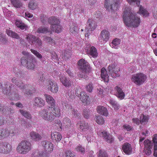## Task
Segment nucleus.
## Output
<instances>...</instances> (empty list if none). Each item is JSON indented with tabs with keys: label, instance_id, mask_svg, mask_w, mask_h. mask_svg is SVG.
Returning <instances> with one entry per match:
<instances>
[{
	"label": "nucleus",
	"instance_id": "1",
	"mask_svg": "<svg viewBox=\"0 0 157 157\" xmlns=\"http://www.w3.org/2000/svg\"><path fill=\"white\" fill-rule=\"evenodd\" d=\"M123 17L124 23L127 26L137 27L140 23V18L136 16V14L132 13L128 7L125 8Z\"/></svg>",
	"mask_w": 157,
	"mask_h": 157
},
{
	"label": "nucleus",
	"instance_id": "2",
	"mask_svg": "<svg viewBox=\"0 0 157 157\" xmlns=\"http://www.w3.org/2000/svg\"><path fill=\"white\" fill-rule=\"evenodd\" d=\"M61 115L59 108L48 107L40 111L39 113L40 117L45 120L52 122L55 117H59Z\"/></svg>",
	"mask_w": 157,
	"mask_h": 157
},
{
	"label": "nucleus",
	"instance_id": "3",
	"mask_svg": "<svg viewBox=\"0 0 157 157\" xmlns=\"http://www.w3.org/2000/svg\"><path fill=\"white\" fill-rule=\"evenodd\" d=\"M78 65L79 66L80 69L82 71L81 73L79 72L78 74L79 77L82 78L86 73H88L90 71L91 69L89 63L84 59H82L79 60L78 63Z\"/></svg>",
	"mask_w": 157,
	"mask_h": 157
},
{
	"label": "nucleus",
	"instance_id": "4",
	"mask_svg": "<svg viewBox=\"0 0 157 157\" xmlns=\"http://www.w3.org/2000/svg\"><path fill=\"white\" fill-rule=\"evenodd\" d=\"M32 148L30 142L26 140L22 141L19 143L16 148L17 152L21 154H25L28 152Z\"/></svg>",
	"mask_w": 157,
	"mask_h": 157
},
{
	"label": "nucleus",
	"instance_id": "5",
	"mask_svg": "<svg viewBox=\"0 0 157 157\" xmlns=\"http://www.w3.org/2000/svg\"><path fill=\"white\" fill-rule=\"evenodd\" d=\"M36 60L34 57L27 59L26 57H22L21 62L22 65L25 66L28 69L33 70L35 67Z\"/></svg>",
	"mask_w": 157,
	"mask_h": 157
},
{
	"label": "nucleus",
	"instance_id": "6",
	"mask_svg": "<svg viewBox=\"0 0 157 157\" xmlns=\"http://www.w3.org/2000/svg\"><path fill=\"white\" fill-rule=\"evenodd\" d=\"M122 0H105L104 7L107 10L111 11L117 10Z\"/></svg>",
	"mask_w": 157,
	"mask_h": 157
},
{
	"label": "nucleus",
	"instance_id": "7",
	"mask_svg": "<svg viewBox=\"0 0 157 157\" xmlns=\"http://www.w3.org/2000/svg\"><path fill=\"white\" fill-rule=\"evenodd\" d=\"M147 78L145 75L142 73H138L132 75L131 80L136 85L140 86L144 82Z\"/></svg>",
	"mask_w": 157,
	"mask_h": 157
},
{
	"label": "nucleus",
	"instance_id": "8",
	"mask_svg": "<svg viewBox=\"0 0 157 157\" xmlns=\"http://www.w3.org/2000/svg\"><path fill=\"white\" fill-rule=\"evenodd\" d=\"M15 131V128L12 126L0 128V140L7 138L10 135L13 134Z\"/></svg>",
	"mask_w": 157,
	"mask_h": 157
},
{
	"label": "nucleus",
	"instance_id": "9",
	"mask_svg": "<svg viewBox=\"0 0 157 157\" xmlns=\"http://www.w3.org/2000/svg\"><path fill=\"white\" fill-rule=\"evenodd\" d=\"M98 136H102L104 140L108 143H111L114 140L112 135L106 131L100 130L98 133Z\"/></svg>",
	"mask_w": 157,
	"mask_h": 157
},
{
	"label": "nucleus",
	"instance_id": "10",
	"mask_svg": "<svg viewBox=\"0 0 157 157\" xmlns=\"http://www.w3.org/2000/svg\"><path fill=\"white\" fill-rule=\"evenodd\" d=\"M12 150V146L9 143L6 142L0 143V153L3 154L9 153Z\"/></svg>",
	"mask_w": 157,
	"mask_h": 157
},
{
	"label": "nucleus",
	"instance_id": "11",
	"mask_svg": "<svg viewBox=\"0 0 157 157\" xmlns=\"http://www.w3.org/2000/svg\"><path fill=\"white\" fill-rule=\"evenodd\" d=\"M108 69L109 75L113 78L118 77L120 75V74L119 72L120 69L116 67L115 65L112 64L109 65Z\"/></svg>",
	"mask_w": 157,
	"mask_h": 157
},
{
	"label": "nucleus",
	"instance_id": "12",
	"mask_svg": "<svg viewBox=\"0 0 157 157\" xmlns=\"http://www.w3.org/2000/svg\"><path fill=\"white\" fill-rule=\"evenodd\" d=\"M11 81L12 83L22 90H24L25 88L27 89L29 87L30 88L31 87L30 84H24L21 80L15 77H13Z\"/></svg>",
	"mask_w": 157,
	"mask_h": 157
},
{
	"label": "nucleus",
	"instance_id": "13",
	"mask_svg": "<svg viewBox=\"0 0 157 157\" xmlns=\"http://www.w3.org/2000/svg\"><path fill=\"white\" fill-rule=\"evenodd\" d=\"M46 87L49 91L53 93H57L58 91L59 86L54 81L49 80Z\"/></svg>",
	"mask_w": 157,
	"mask_h": 157
},
{
	"label": "nucleus",
	"instance_id": "14",
	"mask_svg": "<svg viewBox=\"0 0 157 157\" xmlns=\"http://www.w3.org/2000/svg\"><path fill=\"white\" fill-rule=\"evenodd\" d=\"M78 93L77 91L75 92L77 96H80V99L85 105L89 104L90 102V99L89 96L85 92H79Z\"/></svg>",
	"mask_w": 157,
	"mask_h": 157
},
{
	"label": "nucleus",
	"instance_id": "15",
	"mask_svg": "<svg viewBox=\"0 0 157 157\" xmlns=\"http://www.w3.org/2000/svg\"><path fill=\"white\" fill-rule=\"evenodd\" d=\"M78 130L81 132H84L88 131L90 128L88 123L85 121H78L76 124Z\"/></svg>",
	"mask_w": 157,
	"mask_h": 157
},
{
	"label": "nucleus",
	"instance_id": "16",
	"mask_svg": "<svg viewBox=\"0 0 157 157\" xmlns=\"http://www.w3.org/2000/svg\"><path fill=\"white\" fill-rule=\"evenodd\" d=\"M42 145L43 148L47 153H51L53 151L54 146L52 143L50 141L47 140L43 141Z\"/></svg>",
	"mask_w": 157,
	"mask_h": 157
},
{
	"label": "nucleus",
	"instance_id": "17",
	"mask_svg": "<svg viewBox=\"0 0 157 157\" xmlns=\"http://www.w3.org/2000/svg\"><path fill=\"white\" fill-rule=\"evenodd\" d=\"M144 152L147 155H150L152 153L153 144L151 141L148 140H146L144 141Z\"/></svg>",
	"mask_w": 157,
	"mask_h": 157
},
{
	"label": "nucleus",
	"instance_id": "18",
	"mask_svg": "<svg viewBox=\"0 0 157 157\" xmlns=\"http://www.w3.org/2000/svg\"><path fill=\"white\" fill-rule=\"evenodd\" d=\"M59 79L60 82L66 87H69L73 85V81L64 75L60 76Z\"/></svg>",
	"mask_w": 157,
	"mask_h": 157
},
{
	"label": "nucleus",
	"instance_id": "19",
	"mask_svg": "<svg viewBox=\"0 0 157 157\" xmlns=\"http://www.w3.org/2000/svg\"><path fill=\"white\" fill-rule=\"evenodd\" d=\"M46 101L48 104L51 106L49 107H52L55 108H59L57 107L56 106V102L53 97L51 95L45 94H44Z\"/></svg>",
	"mask_w": 157,
	"mask_h": 157
},
{
	"label": "nucleus",
	"instance_id": "20",
	"mask_svg": "<svg viewBox=\"0 0 157 157\" xmlns=\"http://www.w3.org/2000/svg\"><path fill=\"white\" fill-rule=\"evenodd\" d=\"M33 104L34 106L38 108L42 107L45 105L44 100L40 97H36L33 99Z\"/></svg>",
	"mask_w": 157,
	"mask_h": 157
},
{
	"label": "nucleus",
	"instance_id": "21",
	"mask_svg": "<svg viewBox=\"0 0 157 157\" xmlns=\"http://www.w3.org/2000/svg\"><path fill=\"white\" fill-rule=\"evenodd\" d=\"M123 151L126 155H131L132 151L131 144L128 143H125L123 144L122 147Z\"/></svg>",
	"mask_w": 157,
	"mask_h": 157
},
{
	"label": "nucleus",
	"instance_id": "22",
	"mask_svg": "<svg viewBox=\"0 0 157 157\" xmlns=\"http://www.w3.org/2000/svg\"><path fill=\"white\" fill-rule=\"evenodd\" d=\"M115 95L120 99L122 100L125 97V94L122 89L118 86H116L114 89Z\"/></svg>",
	"mask_w": 157,
	"mask_h": 157
},
{
	"label": "nucleus",
	"instance_id": "23",
	"mask_svg": "<svg viewBox=\"0 0 157 157\" xmlns=\"http://www.w3.org/2000/svg\"><path fill=\"white\" fill-rule=\"evenodd\" d=\"M96 27L95 21L92 19H89L87 22L86 29L90 31H93Z\"/></svg>",
	"mask_w": 157,
	"mask_h": 157
},
{
	"label": "nucleus",
	"instance_id": "24",
	"mask_svg": "<svg viewBox=\"0 0 157 157\" xmlns=\"http://www.w3.org/2000/svg\"><path fill=\"white\" fill-rule=\"evenodd\" d=\"M51 138L53 141L59 142L61 140L62 136L61 134L58 132H52Z\"/></svg>",
	"mask_w": 157,
	"mask_h": 157
},
{
	"label": "nucleus",
	"instance_id": "25",
	"mask_svg": "<svg viewBox=\"0 0 157 157\" xmlns=\"http://www.w3.org/2000/svg\"><path fill=\"white\" fill-rule=\"evenodd\" d=\"M97 112L99 114L107 117L108 115V112L107 109L102 106H98L96 109Z\"/></svg>",
	"mask_w": 157,
	"mask_h": 157
},
{
	"label": "nucleus",
	"instance_id": "26",
	"mask_svg": "<svg viewBox=\"0 0 157 157\" xmlns=\"http://www.w3.org/2000/svg\"><path fill=\"white\" fill-rule=\"evenodd\" d=\"M60 23H58L51 25V29L52 31L57 33H60L62 31V27Z\"/></svg>",
	"mask_w": 157,
	"mask_h": 157
},
{
	"label": "nucleus",
	"instance_id": "27",
	"mask_svg": "<svg viewBox=\"0 0 157 157\" xmlns=\"http://www.w3.org/2000/svg\"><path fill=\"white\" fill-rule=\"evenodd\" d=\"M101 79L104 82H108L109 81V76L107 72L104 67H103L101 70Z\"/></svg>",
	"mask_w": 157,
	"mask_h": 157
},
{
	"label": "nucleus",
	"instance_id": "28",
	"mask_svg": "<svg viewBox=\"0 0 157 157\" xmlns=\"http://www.w3.org/2000/svg\"><path fill=\"white\" fill-rule=\"evenodd\" d=\"M19 97L18 93L16 91H12L7 94V98L11 100H18Z\"/></svg>",
	"mask_w": 157,
	"mask_h": 157
},
{
	"label": "nucleus",
	"instance_id": "29",
	"mask_svg": "<svg viewBox=\"0 0 157 157\" xmlns=\"http://www.w3.org/2000/svg\"><path fill=\"white\" fill-rule=\"evenodd\" d=\"M69 106L67 108V110H66L65 111L67 112L68 113H72L76 117H79L80 114L78 112L77 110L75 109L74 107L71 104L69 105Z\"/></svg>",
	"mask_w": 157,
	"mask_h": 157
},
{
	"label": "nucleus",
	"instance_id": "30",
	"mask_svg": "<svg viewBox=\"0 0 157 157\" xmlns=\"http://www.w3.org/2000/svg\"><path fill=\"white\" fill-rule=\"evenodd\" d=\"M29 135L31 139L33 141H39L42 139V136L39 133L34 131L31 132Z\"/></svg>",
	"mask_w": 157,
	"mask_h": 157
},
{
	"label": "nucleus",
	"instance_id": "31",
	"mask_svg": "<svg viewBox=\"0 0 157 157\" xmlns=\"http://www.w3.org/2000/svg\"><path fill=\"white\" fill-rule=\"evenodd\" d=\"M6 32L9 36L13 38L17 39H20L19 36L16 33L11 30L10 28H9V29H6Z\"/></svg>",
	"mask_w": 157,
	"mask_h": 157
},
{
	"label": "nucleus",
	"instance_id": "32",
	"mask_svg": "<svg viewBox=\"0 0 157 157\" xmlns=\"http://www.w3.org/2000/svg\"><path fill=\"white\" fill-rule=\"evenodd\" d=\"M101 35L102 40L104 41L107 42L109 37L110 33L108 30L105 29L101 32Z\"/></svg>",
	"mask_w": 157,
	"mask_h": 157
},
{
	"label": "nucleus",
	"instance_id": "33",
	"mask_svg": "<svg viewBox=\"0 0 157 157\" xmlns=\"http://www.w3.org/2000/svg\"><path fill=\"white\" fill-rule=\"evenodd\" d=\"M89 54L93 58H96L98 56L97 49L93 46L90 47L89 50Z\"/></svg>",
	"mask_w": 157,
	"mask_h": 157
},
{
	"label": "nucleus",
	"instance_id": "34",
	"mask_svg": "<svg viewBox=\"0 0 157 157\" xmlns=\"http://www.w3.org/2000/svg\"><path fill=\"white\" fill-rule=\"evenodd\" d=\"M152 140L154 146L153 155L157 157V134L153 135Z\"/></svg>",
	"mask_w": 157,
	"mask_h": 157
},
{
	"label": "nucleus",
	"instance_id": "35",
	"mask_svg": "<svg viewBox=\"0 0 157 157\" xmlns=\"http://www.w3.org/2000/svg\"><path fill=\"white\" fill-rule=\"evenodd\" d=\"M36 32L38 33L46 34L48 33H50L51 34L52 33L50 30L48 29L47 27H42L38 28Z\"/></svg>",
	"mask_w": 157,
	"mask_h": 157
},
{
	"label": "nucleus",
	"instance_id": "36",
	"mask_svg": "<svg viewBox=\"0 0 157 157\" xmlns=\"http://www.w3.org/2000/svg\"><path fill=\"white\" fill-rule=\"evenodd\" d=\"M11 4L16 8H20L22 7L23 4L20 0H10Z\"/></svg>",
	"mask_w": 157,
	"mask_h": 157
},
{
	"label": "nucleus",
	"instance_id": "37",
	"mask_svg": "<svg viewBox=\"0 0 157 157\" xmlns=\"http://www.w3.org/2000/svg\"><path fill=\"white\" fill-rule=\"evenodd\" d=\"M48 23L51 25L58 23H60V21L59 19L55 16H52L50 17L48 19Z\"/></svg>",
	"mask_w": 157,
	"mask_h": 157
},
{
	"label": "nucleus",
	"instance_id": "38",
	"mask_svg": "<svg viewBox=\"0 0 157 157\" xmlns=\"http://www.w3.org/2000/svg\"><path fill=\"white\" fill-rule=\"evenodd\" d=\"M63 124L66 128H69L71 125V122L68 117L64 118L63 120Z\"/></svg>",
	"mask_w": 157,
	"mask_h": 157
},
{
	"label": "nucleus",
	"instance_id": "39",
	"mask_svg": "<svg viewBox=\"0 0 157 157\" xmlns=\"http://www.w3.org/2000/svg\"><path fill=\"white\" fill-rule=\"evenodd\" d=\"M20 112L23 117L27 119L30 120L32 119V117L31 114L27 111L23 109H20Z\"/></svg>",
	"mask_w": 157,
	"mask_h": 157
},
{
	"label": "nucleus",
	"instance_id": "40",
	"mask_svg": "<svg viewBox=\"0 0 157 157\" xmlns=\"http://www.w3.org/2000/svg\"><path fill=\"white\" fill-rule=\"evenodd\" d=\"M121 40L119 39L115 38L112 41V47L115 49H117L118 46L120 44Z\"/></svg>",
	"mask_w": 157,
	"mask_h": 157
},
{
	"label": "nucleus",
	"instance_id": "41",
	"mask_svg": "<svg viewBox=\"0 0 157 157\" xmlns=\"http://www.w3.org/2000/svg\"><path fill=\"white\" fill-rule=\"evenodd\" d=\"M15 24L18 27L22 30L26 29L27 27L26 25L20 21H16L15 22Z\"/></svg>",
	"mask_w": 157,
	"mask_h": 157
},
{
	"label": "nucleus",
	"instance_id": "42",
	"mask_svg": "<svg viewBox=\"0 0 157 157\" xmlns=\"http://www.w3.org/2000/svg\"><path fill=\"white\" fill-rule=\"evenodd\" d=\"M36 38L35 36L32 34L28 35L26 37V39L30 44H33Z\"/></svg>",
	"mask_w": 157,
	"mask_h": 157
},
{
	"label": "nucleus",
	"instance_id": "43",
	"mask_svg": "<svg viewBox=\"0 0 157 157\" xmlns=\"http://www.w3.org/2000/svg\"><path fill=\"white\" fill-rule=\"evenodd\" d=\"M109 102L115 110H117L119 109L120 106L119 105L115 100H110Z\"/></svg>",
	"mask_w": 157,
	"mask_h": 157
},
{
	"label": "nucleus",
	"instance_id": "44",
	"mask_svg": "<svg viewBox=\"0 0 157 157\" xmlns=\"http://www.w3.org/2000/svg\"><path fill=\"white\" fill-rule=\"evenodd\" d=\"M139 12L140 13L143 14V16L145 17H147L149 15V13L147 11L144 9L141 6H140Z\"/></svg>",
	"mask_w": 157,
	"mask_h": 157
},
{
	"label": "nucleus",
	"instance_id": "45",
	"mask_svg": "<svg viewBox=\"0 0 157 157\" xmlns=\"http://www.w3.org/2000/svg\"><path fill=\"white\" fill-rule=\"evenodd\" d=\"M128 3L131 5H135L139 6L140 0H126Z\"/></svg>",
	"mask_w": 157,
	"mask_h": 157
},
{
	"label": "nucleus",
	"instance_id": "46",
	"mask_svg": "<svg viewBox=\"0 0 157 157\" xmlns=\"http://www.w3.org/2000/svg\"><path fill=\"white\" fill-rule=\"evenodd\" d=\"M78 29L77 26L73 25L70 28V31L71 33L75 34L78 33Z\"/></svg>",
	"mask_w": 157,
	"mask_h": 157
},
{
	"label": "nucleus",
	"instance_id": "47",
	"mask_svg": "<svg viewBox=\"0 0 157 157\" xmlns=\"http://www.w3.org/2000/svg\"><path fill=\"white\" fill-rule=\"evenodd\" d=\"M96 122L99 124H102L104 123L105 121L103 117L100 116H98L97 117Z\"/></svg>",
	"mask_w": 157,
	"mask_h": 157
},
{
	"label": "nucleus",
	"instance_id": "48",
	"mask_svg": "<svg viewBox=\"0 0 157 157\" xmlns=\"http://www.w3.org/2000/svg\"><path fill=\"white\" fill-rule=\"evenodd\" d=\"M41 21L43 25H45L47 23V20H48V17L46 15L44 14H41L40 17Z\"/></svg>",
	"mask_w": 157,
	"mask_h": 157
},
{
	"label": "nucleus",
	"instance_id": "49",
	"mask_svg": "<svg viewBox=\"0 0 157 157\" xmlns=\"http://www.w3.org/2000/svg\"><path fill=\"white\" fill-rule=\"evenodd\" d=\"M28 6L30 9L33 10L36 8L37 5L36 3L34 2V1H31L29 2Z\"/></svg>",
	"mask_w": 157,
	"mask_h": 157
},
{
	"label": "nucleus",
	"instance_id": "50",
	"mask_svg": "<svg viewBox=\"0 0 157 157\" xmlns=\"http://www.w3.org/2000/svg\"><path fill=\"white\" fill-rule=\"evenodd\" d=\"M55 128L57 129L58 131H61L62 129V124L60 121H56L55 122Z\"/></svg>",
	"mask_w": 157,
	"mask_h": 157
},
{
	"label": "nucleus",
	"instance_id": "51",
	"mask_svg": "<svg viewBox=\"0 0 157 157\" xmlns=\"http://www.w3.org/2000/svg\"><path fill=\"white\" fill-rule=\"evenodd\" d=\"M75 150L77 152H80L82 154H84L85 152V148L82 146H77L75 148Z\"/></svg>",
	"mask_w": 157,
	"mask_h": 157
},
{
	"label": "nucleus",
	"instance_id": "52",
	"mask_svg": "<svg viewBox=\"0 0 157 157\" xmlns=\"http://www.w3.org/2000/svg\"><path fill=\"white\" fill-rule=\"evenodd\" d=\"M30 51L37 58L41 59L42 58V55L37 51L33 49H31Z\"/></svg>",
	"mask_w": 157,
	"mask_h": 157
},
{
	"label": "nucleus",
	"instance_id": "53",
	"mask_svg": "<svg viewBox=\"0 0 157 157\" xmlns=\"http://www.w3.org/2000/svg\"><path fill=\"white\" fill-rule=\"evenodd\" d=\"M98 157H108L106 151L100 150L98 152Z\"/></svg>",
	"mask_w": 157,
	"mask_h": 157
},
{
	"label": "nucleus",
	"instance_id": "54",
	"mask_svg": "<svg viewBox=\"0 0 157 157\" xmlns=\"http://www.w3.org/2000/svg\"><path fill=\"white\" fill-rule=\"evenodd\" d=\"M75 7L76 8L75 9V11L78 13H82L84 12V9L82 8L81 5H79L78 4L75 5Z\"/></svg>",
	"mask_w": 157,
	"mask_h": 157
},
{
	"label": "nucleus",
	"instance_id": "55",
	"mask_svg": "<svg viewBox=\"0 0 157 157\" xmlns=\"http://www.w3.org/2000/svg\"><path fill=\"white\" fill-rule=\"evenodd\" d=\"M86 90L87 92L91 93L93 89V86L92 83H90L86 86Z\"/></svg>",
	"mask_w": 157,
	"mask_h": 157
},
{
	"label": "nucleus",
	"instance_id": "56",
	"mask_svg": "<svg viewBox=\"0 0 157 157\" xmlns=\"http://www.w3.org/2000/svg\"><path fill=\"white\" fill-rule=\"evenodd\" d=\"M61 105L63 109L65 110H67V108L69 106V105L70 104L68 103L67 101H62Z\"/></svg>",
	"mask_w": 157,
	"mask_h": 157
},
{
	"label": "nucleus",
	"instance_id": "57",
	"mask_svg": "<svg viewBox=\"0 0 157 157\" xmlns=\"http://www.w3.org/2000/svg\"><path fill=\"white\" fill-rule=\"evenodd\" d=\"M140 123H142L147 122L148 121V119L147 117L144 116L143 114L140 115Z\"/></svg>",
	"mask_w": 157,
	"mask_h": 157
},
{
	"label": "nucleus",
	"instance_id": "58",
	"mask_svg": "<svg viewBox=\"0 0 157 157\" xmlns=\"http://www.w3.org/2000/svg\"><path fill=\"white\" fill-rule=\"evenodd\" d=\"M102 17L103 16L101 12L99 11H96L94 14V17L95 18L101 19Z\"/></svg>",
	"mask_w": 157,
	"mask_h": 157
},
{
	"label": "nucleus",
	"instance_id": "59",
	"mask_svg": "<svg viewBox=\"0 0 157 157\" xmlns=\"http://www.w3.org/2000/svg\"><path fill=\"white\" fill-rule=\"evenodd\" d=\"M65 157H75V155L71 151L67 150L65 152Z\"/></svg>",
	"mask_w": 157,
	"mask_h": 157
},
{
	"label": "nucleus",
	"instance_id": "60",
	"mask_svg": "<svg viewBox=\"0 0 157 157\" xmlns=\"http://www.w3.org/2000/svg\"><path fill=\"white\" fill-rule=\"evenodd\" d=\"M25 95H29L30 94H33L32 91L33 90L32 86L31 85V87H28V89H26L25 88Z\"/></svg>",
	"mask_w": 157,
	"mask_h": 157
},
{
	"label": "nucleus",
	"instance_id": "61",
	"mask_svg": "<svg viewBox=\"0 0 157 157\" xmlns=\"http://www.w3.org/2000/svg\"><path fill=\"white\" fill-rule=\"evenodd\" d=\"M22 53L23 55L25 56H23L22 57H26L27 59H29V58H31L34 57L33 55L29 54L28 52L25 51L23 52Z\"/></svg>",
	"mask_w": 157,
	"mask_h": 157
},
{
	"label": "nucleus",
	"instance_id": "62",
	"mask_svg": "<svg viewBox=\"0 0 157 157\" xmlns=\"http://www.w3.org/2000/svg\"><path fill=\"white\" fill-rule=\"evenodd\" d=\"M65 70L69 77L72 78L74 76V74L71 71L70 68H66L65 69Z\"/></svg>",
	"mask_w": 157,
	"mask_h": 157
},
{
	"label": "nucleus",
	"instance_id": "63",
	"mask_svg": "<svg viewBox=\"0 0 157 157\" xmlns=\"http://www.w3.org/2000/svg\"><path fill=\"white\" fill-rule=\"evenodd\" d=\"M88 109H84L83 110V114L84 117L86 118H88L89 117L90 113Z\"/></svg>",
	"mask_w": 157,
	"mask_h": 157
},
{
	"label": "nucleus",
	"instance_id": "64",
	"mask_svg": "<svg viewBox=\"0 0 157 157\" xmlns=\"http://www.w3.org/2000/svg\"><path fill=\"white\" fill-rule=\"evenodd\" d=\"M35 43H36V44L39 47L41 46L42 44L41 40L38 37H36L35 41Z\"/></svg>",
	"mask_w": 157,
	"mask_h": 157
}]
</instances>
